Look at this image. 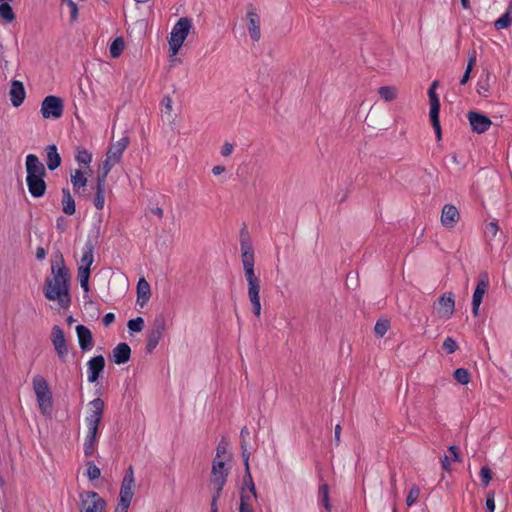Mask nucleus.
Instances as JSON below:
<instances>
[{
  "label": "nucleus",
  "instance_id": "f257e3e1",
  "mask_svg": "<svg viewBox=\"0 0 512 512\" xmlns=\"http://www.w3.org/2000/svg\"><path fill=\"white\" fill-rule=\"evenodd\" d=\"M71 275L66 268L62 254L55 255L51 264V275L45 279L43 293L46 299L57 301L58 305L67 309L71 304Z\"/></svg>",
  "mask_w": 512,
  "mask_h": 512
},
{
  "label": "nucleus",
  "instance_id": "f03ea898",
  "mask_svg": "<svg viewBox=\"0 0 512 512\" xmlns=\"http://www.w3.org/2000/svg\"><path fill=\"white\" fill-rule=\"evenodd\" d=\"M242 264L244 275L248 283V297L253 307V313L259 317L261 314L260 279L254 271V252L252 245L247 242L241 244Z\"/></svg>",
  "mask_w": 512,
  "mask_h": 512
},
{
  "label": "nucleus",
  "instance_id": "7ed1b4c3",
  "mask_svg": "<svg viewBox=\"0 0 512 512\" xmlns=\"http://www.w3.org/2000/svg\"><path fill=\"white\" fill-rule=\"evenodd\" d=\"M26 167V183L29 192H45L46 183L44 177L46 176V169L44 164L34 154H28L25 161Z\"/></svg>",
  "mask_w": 512,
  "mask_h": 512
},
{
  "label": "nucleus",
  "instance_id": "20e7f679",
  "mask_svg": "<svg viewBox=\"0 0 512 512\" xmlns=\"http://www.w3.org/2000/svg\"><path fill=\"white\" fill-rule=\"evenodd\" d=\"M32 386L41 414L50 417L53 409V396L47 380L37 374L32 379Z\"/></svg>",
  "mask_w": 512,
  "mask_h": 512
},
{
  "label": "nucleus",
  "instance_id": "39448f33",
  "mask_svg": "<svg viewBox=\"0 0 512 512\" xmlns=\"http://www.w3.org/2000/svg\"><path fill=\"white\" fill-rule=\"evenodd\" d=\"M191 28L192 22L187 17L180 18L173 26L168 40L171 57H175L178 54Z\"/></svg>",
  "mask_w": 512,
  "mask_h": 512
},
{
  "label": "nucleus",
  "instance_id": "423d86ee",
  "mask_svg": "<svg viewBox=\"0 0 512 512\" xmlns=\"http://www.w3.org/2000/svg\"><path fill=\"white\" fill-rule=\"evenodd\" d=\"M134 486H135V477H134V469L133 466H129L125 475L122 479L120 493H119V502L115 508L114 512H128L130 507V503L134 496Z\"/></svg>",
  "mask_w": 512,
  "mask_h": 512
},
{
  "label": "nucleus",
  "instance_id": "0eeeda50",
  "mask_svg": "<svg viewBox=\"0 0 512 512\" xmlns=\"http://www.w3.org/2000/svg\"><path fill=\"white\" fill-rule=\"evenodd\" d=\"M80 512H106V502L94 491L80 494Z\"/></svg>",
  "mask_w": 512,
  "mask_h": 512
},
{
  "label": "nucleus",
  "instance_id": "6e6552de",
  "mask_svg": "<svg viewBox=\"0 0 512 512\" xmlns=\"http://www.w3.org/2000/svg\"><path fill=\"white\" fill-rule=\"evenodd\" d=\"M166 330V319L163 314L155 317L152 327L147 335L146 351L151 353L159 344Z\"/></svg>",
  "mask_w": 512,
  "mask_h": 512
},
{
  "label": "nucleus",
  "instance_id": "1a4fd4ad",
  "mask_svg": "<svg viewBox=\"0 0 512 512\" xmlns=\"http://www.w3.org/2000/svg\"><path fill=\"white\" fill-rule=\"evenodd\" d=\"M438 86V81H434L429 90H428V96H429V102H430V120L432 123V126L435 130L437 139H441V126L439 121V111H440V101L436 94V87Z\"/></svg>",
  "mask_w": 512,
  "mask_h": 512
},
{
  "label": "nucleus",
  "instance_id": "9d476101",
  "mask_svg": "<svg viewBox=\"0 0 512 512\" xmlns=\"http://www.w3.org/2000/svg\"><path fill=\"white\" fill-rule=\"evenodd\" d=\"M63 109V100L60 97L49 95L42 101L40 112L45 119H58L62 116Z\"/></svg>",
  "mask_w": 512,
  "mask_h": 512
},
{
  "label": "nucleus",
  "instance_id": "9b49d317",
  "mask_svg": "<svg viewBox=\"0 0 512 512\" xmlns=\"http://www.w3.org/2000/svg\"><path fill=\"white\" fill-rule=\"evenodd\" d=\"M245 19L251 40L258 42L261 39V18L253 4L247 5Z\"/></svg>",
  "mask_w": 512,
  "mask_h": 512
},
{
  "label": "nucleus",
  "instance_id": "f8f14e48",
  "mask_svg": "<svg viewBox=\"0 0 512 512\" xmlns=\"http://www.w3.org/2000/svg\"><path fill=\"white\" fill-rule=\"evenodd\" d=\"M51 342L55 349L56 355L62 363H66L68 359V345L64 335V331L58 325L52 327Z\"/></svg>",
  "mask_w": 512,
  "mask_h": 512
},
{
  "label": "nucleus",
  "instance_id": "ddd939ff",
  "mask_svg": "<svg viewBox=\"0 0 512 512\" xmlns=\"http://www.w3.org/2000/svg\"><path fill=\"white\" fill-rule=\"evenodd\" d=\"M228 468L225 466V462L222 459L214 458L211 470L210 483L214 490H223V487L227 481Z\"/></svg>",
  "mask_w": 512,
  "mask_h": 512
},
{
  "label": "nucleus",
  "instance_id": "4468645a",
  "mask_svg": "<svg viewBox=\"0 0 512 512\" xmlns=\"http://www.w3.org/2000/svg\"><path fill=\"white\" fill-rule=\"evenodd\" d=\"M118 163L115 159L109 158L107 154L105 155V159L99 164L97 170L95 186L91 187L95 192H104L106 190V177L110 170Z\"/></svg>",
  "mask_w": 512,
  "mask_h": 512
},
{
  "label": "nucleus",
  "instance_id": "2eb2a0df",
  "mask_svg": "<svg viewBox=\"0 0 512 512\" xmlns=\"http://www.w3.org/2000/svg\"><path fill=\"white\" fill-rule=\"evenodd\" d=\"M489 287V277L487 272H482L479 275V279L472 297V313L474 316L479 315V308L483 300V296L487 292Z\"/></svg>",
  "mask_w": 512,
  "mask_h": 512
},
{
  "label": "nucleus",
  "instance_id": "dca6fc26",
  "mask_svg": "<svg viewBox=\"0 0 512 512\" xmlns=\"http://www.w3.org/2000/svg\"><path fill=\"white\" fill-rule=\"evenodd\" d=\"M89 406L90 413L85 419L87 427L99 428L104 413V401L100 398H95L89 403Z\"/></svg>",
  "mask_w": 512,
  "mask_h": 512
},
{
  "label": "nucleus",
  "instance_id": "f3484780",
  "mask_svg": "<svg viewBox=\"0 0 512 512\" xmlns=\"http://www.w3.org/2000/svg\"><path fill=\"white\" fill-rule=\"evenodd\" d=\"M454 309L455 300L453 294L451 292L443 294L439 298L438 305L436 307L438 317L448 319L453 315Z\"/></svg>",
  "mask_w": 512,
  "mask_h": 512
},
{
  "label": "nucleus",
  "instance_id": "a211bd4d",
  "mask_svg": "<svg viewBox=\"0 0 512 512\" xmlns=\"http://www.w3.org/2000/svg\"><path fill=\"white\" fill-rule=\"evenodd\" d=\"M105 368V359L102 355L92 357L87 362L88 381L94 383Z\"/></svg>",
  "mask_w": 512,
  "mask_h": 512
},
{
  "label": "nucleus",
  "instance_id": "6ab92c4d",
  "mask_svg": "<svg viewBox=\"0 0 512 512\" xmlns=\"http://www.w3.org/2000/svg\"><path fill=\"white\" fill-rule=\"evenodd\" d=\"M468 120L472 130L477 133L486 132L492 124L491 120L487 116L474 111H470L468 113Z\"/></svg>",
  "mask_w": 512,
  "mask_h": 512
},
{
  "label": "nucleus",
  "instance_id": "aec40b11",
  "mask_svg": "<svg viewBox=\"0 0 512 512\" xmlns=\"http://www.w3.org/2000/svg\"><path fill=\"white\" fill-rule=\"evenodd\" d=\"M459 219H460V213L454 205H451V204L444 205V207L442 208V213H441V224L445 228H449V229L454 228L455 225L457 224V222L459 221Z\"/></svg>",
  "mask_w": 512,
  "mask_h": 512
},
{
  "label": "nucleus",
  "instance_id": "412c9836",
  "mask_svg": "<svg viewBox=\"0 0 512 512\" xmlns=\"http://www.w3.org/2000/svg\"><path fill=\"white\" fill-rule=\"evenodd\" d=\"M11 103L14 107H19L25 100L26 91L24 84L19 80H12L9 90Z\"/></svg>",
  "mask_w": 512,
  "mask_h": 512
},
{
  "label": "nucleus",
  "instance_id": "4be33fe9",
  "mask_svg": "<svg viewBox=\"0 0 512 512\" xmlns=\"http://www.w3.org/2000/svg\"><path fill=\"white\" fill-rule=\"evenodd\" d=\"M130 143V139L127 135H124L122 138H120L115 143H112L106 154L109 156V158L115 159L116 161L120 162L122 158V154L125 151V149L128 147Z\"/></svg>",
  "mask_w": 512,
  "mask_h": 512
},
{
  "label": "nucleus",
  "instance_id": "5701e85b",
  "mask_svg": "<svg viewBox=\"0 0 512 512\" xmlns=\"http://www.w3.org/2000/svg\"><path fill=\"white\" fill-rule=\"evenodd\" d=\"M79 346L82 351H88L93 347V336L91 331L84 325L76 326Z\"/></svg>",
  "mask_w": 512,
  "mask_h": 512
},
{
  "label": "nucleus",
  "instance_id": "b1692460",
  "mask_svg": "<svg viewBox=\"0 0 512 512\" xmlns=\"http://www.w3.org/2000/svg\"><path fill=\"white\" fill-rule=\"evenodd\" d=\"M87 435L84 440L83 450L85 456H92L94 452L96 451L97 447V436H98V429L99 428H93V427H87Z\"/></svg>",
  "mask_w": 512,
  "mask_h": 512
},
{
  "label": "nucleus",
  "instance_id": "393cba45",
  "mask_svg": "<svg viewBox=\"0 0 512 512\" xmlns=\"http://www.w3.org/2000/svg\"><path fill=\"white\" fill-rule=\"evenodd\" d=\"M131 356V349L127 343H119L112 350V357L115 364H124L129 361Z\"/></svg>",
  "mask_w": 512,
  "mask_h": 512
},
{
  "label": "nucleus",
  "instance_id": "a878e982",
  "mask_svg": "<svg viewBox=\"0 0 512 512\" xmlns=\"http://www.w3.org/2000/svg\"><path fill=\"white\" fill-rule=\"evenodd\" d=\"M151 290L145 278H140L137 283V303L143 307L150 299Z\"/></svg>",
  "mask_w": 512,
  "mask_h": 512
},
{
  "label": "nucleus",
  "instance_id": "bb28decb",
  "mask_svg": "<svg viewBox=\"0 0 512 512\" xmlns=\"http://www.w3.org/2000/svg\"><path fill=\"white\" fill-rule=\"evenodd\" d=\"M46 165L50 171H54L61 165V157L58 153L57 147L55 145H48L46 147Z\"/></svg>",
  "mask_w": 512,
  "mask_h": 512
},
{
  "label": "nucleus",
  "instance_id": "cd10ccee",
  "mask_svg": "<svg viewBox=\"0 0 512 512\" xmlns=\"http://www.w3.org/2000/svg\"><path fill=\"white\" fill-rule=\"evenodd\" d=\"M250 440V431L244 426L240 431V446H241V455L244 461V464H247V461L250 459V452L248 450Z\"/></svg>",
  "mask_w": 512,
  "mask_h": 512
},
{
  "label": "nucleus",
  "instance_id": "c85d7f7f",
  "mask_svg": "<svg viewBox=\"0 0 512 512\" xmlns=\"http://www.w3.org/2000/svg\"><path fill=\"white\" fill-rule=\"evenodd\" d=\"M70 178L72 186L75 190L84 189L88 182L86 172L81 169H75L71 171Z\"/></svg>",
  "mask_w": 512,
  "mask_h": 512
},
{
  "label": "nucleus",
  "instance_id": "c756f323",
  "mask_svg": "<svg viewBox=\"0 0 512 512\" xmlns=\"http://www.w3.org/2000/svg\"><path fill=\"white\" fill-rule=\"evenodd\" d=\"M93 249H94L93 244L90 241L86 242V244L83 248L81 264L79 267H88V269H90V267L93 263V260H94Z\"/></svg>",
  "mask_w": 512,
  "mask_h": 512
},
{
  "label": "nucleus",
  "instance_id": "7c9ffc66",
  "mask_svg": "<svg viewBox=\"0 0 512 512\" xmlns=\"http://www.w3.org/2000/svg\"><path fill=\"white\" fill-rule=\"evenodd\" d=\"M511 11L512 3L509 4L507 11L494 22V26L497 30L506 29L510 27L512 23Z\"/></svg>",
  "mask_w": 512,
  "mask_h": 512
},
{
  "label": "nucleus",
  "instance_id": "2f4dec72",
  "mask_svg": "<svg viewBox=\"0 0 512 512\" xmlns=\"http://www.w3.org/2000/svg\"><path fill=\"white\" fill-rule=\"evenodd\" d=\"M378 93L386 102L393 101L398 96V90L395 86H382L378 89Z\"/></svg>",
  "mask_w": 512,
  "mask_h": 512
},
{
  "label": "nucleus",
  "instance_id": "473e14b6",
  "mask_svg": "<svg viewBox=\"0 0 512 512\" xmlns=\"http://www.w3.org/2000/svg\"><path fill=\"white\" fill-rule=\"evenodd\" d=\"M319 500L327 511L331 510V504L329 499V486L327 484H321L318 490Z\"/></svg>",
  "mask_w": 512,
  "mask_h": 512
},
{
  "label": "nucleus",
  "instance_id": "72a5a7b5",
  "mask_svg": "<svg viewBox=\"0 0 512 512\" xmlns=\"http://www.w3.org/2000/svg\"><path fill=\"white\" fill-rule=\"evenodd\" d=\"M89 277L90 269H88V267L78 268V278L80 281V286L86 293L89 292Z\"/></svg>",
  "mask_w": 512,
  "mask_h": 512
},
{
  "label": "nucleus",
  "instance_id": "f704fd0d",
  "mask_svg": "<svg viewBox=\"0 0 512 512\" xmlns=\"http://www.w3.org/2000/svg\"><path fill=\"white\" fill-rule=\"evenodd\" d=\"M161 103L164 106L163 117H165L169 121H173L174 117H173V114H172V111H173V101H172V98L169 95H165L163 97Z\"/></svg>",
  "mask_w": 512,
  "mask_h": 512
},
{
  "label": "nucleus",
  "instance_id": "c9c22d12",
  "mask_svg": "<svg viewBox=\"0 0 512 512\" xmlns=\"http://www.w3.org/2000/svg\"><path fill=\"white\" fill-rule=\"evenodd\" d=\"M244 466H245L244 484L247 486V488L253 494V496L255 498H257L258 494H257L256 488H255V485H254V482L252 479V475L250 473L249 461H247V464H244Z\"/></svg>",
  "mask_w": 512,
  "mask_h": 512
},
{
  "label": "nucleus",
  "instance_id": "e433bc0d",
  "mask_svg": "<svg viewBox=\"0 0 512 512\" xmlns=\"http://www.w3.org/2000/svg\"><path fill=\"white\" fill-rule=\"evenodd\" d=\"M124 41L122 38H116L110 45V55L112 58H118L124 50Z\"/></svg>",
  "mask_w": 512,
  "mask_h": 512
},
{
  "label": "nucleus",
  "instance_id": "4c0bfd02",
  "mask_svg": "<svg viewBox=\"0 0 512 512\" xmlns=\"http://www.w3.org/2000/svg\"><path fill=\"white\" fill-rule=\"evenodd\" d=\"M0 18L4 19L7 22H12L15 19V14L7 2H3L0 4Z\"/></svg>",
  "mask_w": 512,
  "mask_h": 512
},
{
  "label": "nucleus",
  "instance_id": "58836bf2",
  "mask_svg": "<svg viewBox=\"0 0 512 512\" xmlns=\"http://www.w3.org/2000/svg\"><path fill=\"white\" fill-rule=\"evenodd\" d=\"M62 205L64 213L68 215H73L75 213V201L71 197V194H64Z\"/></svg>",
  "mask_w": 512,
  "mask_h": 512
},
{
  "label": "nucleus",
  "instance_id": "ea45409f",
  "mask_svg": "<svg viewBox=\"0 0 512 512\" xmlns=\"http://www.w3.org/2000/svg\"><path fill=\"white\" fill-rule=\"evenodd\" d=\"M453 375H454L455 380L462 385H466L470 381V373L465 368L456 369L454 371Z\"/></svg>",
  "mask_w": 512,
  "mask_h": 512
},
{
  "label": "nucleus",
  "instance_id": "a19ab883",
  "mask_svg": "<svg viewBox=\"0 0 512 512\" xmlns=\"http://www.w3.org/2000/svg\"><path fill=\"white\" fill-rule=\"evenodd\" d=\"M390 327V322L387 319L379 320L374 326V332L377 337H383Z\"/></svg>",
  "mask_w": 512,
  "mask_h": 512
},
{
  "label": "nucleus",
  "instance_id": "79ce46f5",
  "mask_svg": "<svg viewBox=\"0 0 512 512\" xmlns=\"http://www.w3.org/2000/svg\"><path fill=\"white\" fill-rule=\"evenodd\" d=\"M127 326L132 332H141L144 328V319L142 317L131 319L128 321Z\"/></svg>",
  "mask_w": 512,
  "mask_h": 512
},
{
  "label": "nucleus",
  "instance_id": "37998d69",
  "mask_svg": "<svg viewBox=\"0 0 512 512\" xmlns=\"http://www.w3.org/2000/svg\"><path fill=\"white\" fill-rule=\"evenodd\" d=\"M87 476L90 481H94L98 479L101 475L100 469L95 465L94 462L88 461L87 462Z\"/></svg>",
  "mask_w": 512,
  "mask_h": 512
},
{
  "label": "nucleus",
  "instance_id": "c03bdc74",
  "mask_svg": "<svg viewBox=\"0 0 512 512\" xmlns=\"http://www.w3.org/2000/svg\"><path fill=\"white\" fill-rule=\"evenodd\" d=\"M420 495V489L417 485H413L411 489L408 492L407 498H406V504L407 506H412L416 503Z\"/></svg>",
  "mask_w": 512,
  "mask_h": 512
},
{
  "label": "nucleus",
  "instance_id": "a18cd8bd",
  "mask_svg": "<svg viewBox=\"0 0 512 512\" xmlns=\"http://www.w3.org/2000/svg\"><path fill=\"white\" fill-rule=\"evenodd\" d=\"M489 78L490 74L487 73L486 78L484 80H480L477 84V92L484 97H487L489 94Z\"/></svg>",
  "mask_w": 512,
  "mask_h": 512
},
{
  "label": "nucleus",
  "instance_id": "49530a36",
  "mask_svg": "<svg viewBox=\"0 0 512 512\" xmlns=\"http://www.w3.org/2000/svg\"><path fill=\"white\" fill-rule=\"evenodd\" d=\"M76 160L80 164L88 165L92 160V155L87 150H78Z\"/></svg>",
  "mask_w": 512,
  "mask_h": 512
},
{
  "label": "nucleus",
  "instance_id": "de8ad7c7",
  "mask_svg": "<svg viewBox=\"0 0 512 512\" xmlns=\"http://www.w3.org/2000/svg\"><path fill=\"white\" fill-rule=\"evenodd\" d=\"M239 512H253V507L250 504V497L241 494Z\"/></svg>",
  "mask_w": 512,
  "mask_h": 512
},
{
  "label": "nucleus",
  "instance_id": "09e8293b",
  "mask_svg": "<svg viewBox=\"0 0 512 512\" xmlns=\"http://www.w3.org/2000/svg\"><path fill=\"white\" fill-rule=\"evenodd\" d=\"M480 477L484 487H487L492 479V471L489 467L483 466L480 470Z\"/></svg>",
  "mask_w": 512,
  "mask_h": 512
},
{
  "label": "nucleus",
  "instance_id": "8fccbe9b",
  "mask_svg": "<svg viewBox=\"0 0 512 512\" xmlns=\"http://www.w3.org/2000/svg\"><path fill=\"white\" fill-rule=\"evenodd\" d=\"M443 349L448 354H452V353H454L458 349V345H457L456 341L453 338L447 337L444 340V342H443Z\"/></svg>",
  "mask_w": 512,
  "mask_h": 512
},
{
  "label": "nucleus",
  "instance_id": "3c124183",
  "mask_svg": "<svg viewBox=\"0 0 512 512\" xmlns=\"http://www.w3.org/2000/svg\"><path fill=\"white\" fill-rule=\"evenodd\" d=\"M499 231V226L496 221L489 222L485 227V234L486 236H490L491 238H494Z\"/></svg>",
  "mask_w": 512,
  "mask_h": 512
},
{
  "label": "nucleus",
  "instance_id": "603ef678",
  "mask_svg": "<svg viewBox=\"0 0 512 512\" xmlns=\"http://www.w3.org/2000/svg\"><path fill=\"white\" fill-rule=\"evenodd\" d=\"M486 510L488 512H494L495 510V493L490 491L486 497Z\"/></svg>",
  "mask_w": 512,
  "mask_h": 512
},
{
  "label": "nucleus",
  "instance_id": "864d4df0",
  "mask_svg": "<svg viewBox=\"0 0 512 512\" xmlns=\"http://www.w3.org/2000/svg\"><path fill=\"white\" fill-rule=\"evenodd\" d=\"M70 8L71 20L75 21L78 16V7L72 0H62Z\"/></svg>",
  "mask_w": 512,
  "mask_h": 512
},
{
  "label": "nucleus",
  "instance_id": "5fc2aeb1",
  "mask_svg": "<svg viewBox=\"0 0 512 512\" xmlns=\"http://www.w3.org/2000/svg\"><path fill=\"white\" fill-rule=\"evenodd\" d=\"M221 492H222V490H214V493L212 495V500H211V511L210 512H218L217 501L221 496Z\"/></svg>",
  "mask_w": 512,
  "mask_h": 512
},
{
  "label": "nucleus",
  "instance_id": "6e6d98bb",
  "mask_svg": "<svg viewBox=\"0 0 512 512\" xmlns=\"http://www.w3.org/2000/svg\"><path fill=\"white\" fill-rule=\"evenodd\" d=\"M234 146L232 143L226 142L221 148V155L223 157H228L233 152Z\"/></svg>",
  "mask_w": 512,
  "mask_h": 512
},
{
  "label": "nucleus",
  "instance_id": "4d7b16f0",
  "mask_svg": "<svg viewBox=\"0 0 512 512\" xmlns=\"http://www.w3.org/2000/svg\"><path fill=\"white\" fill-rule=\"evenodd\" d=\"M475 65H476V52L472 51L469 54V60H468L467 67H466V70H468V73H471V71L473 70Z\"/></svg>",
  "mask_w": 512,
  "mask_h": 512
},
{
  "label": "nucleus",
  "instance_id": "13d9d810",
  "mask_svg": "<svg viewBox=\"0 0 512 512\" xmlns=\"http://www.w3.org/2000/svg\"><path fill=\"white\" fill-rule=\"evenodd\" d=\"M448 451L451 453L453 461L461 462L459 450H458V448L456 446H454V445L450 446L448 448Z\"/></svg>",
  "mask_w": 512,
  "mask_h": 512
},
{
  "label": "nucleus",
  "instance_id": "bf43d9fd",
  "mask_svg": "<svg viewBox=\"0 0 512 512\" xmlns=\"http://www.w3.org/2000/svg\"><path fill=\"white\" fill-rule=\"evenodd\" d=\"M105 198L103 194H96L94 198V205L97 209L104 207Z\"/></svg>",
  "mask_w": 512,
  "mask_h": 512
},
{
  "label": "nucleus",
  "instance_id": "052dcab7",
  "mask_svg": "<svg viewBox=\"0 0 512 512\" xmlns=\"http://www.w3.org/2000/svg\"><path fill=\"white\" fill-rule=\"evenodd\" d=\"M226 451H227V444L224 443L223 441L220 442L216 449V457L215 458L221 459V455L225 454Z\"/></svg>",
  "mask_w": 512,
  "mask_h": 512
},
{
  "label": "nucleus",
  "instance_id": "680f3d73",
  "mask_svg": "<svg viewBox=\"0 0 512 512\" xmlns=\"http://www.w3.org/2000/svg\"><path fill=\"white\" fill-rule=\"evenodd\" d=\"M115 320V315L113 313H107L104 317H103V324L104 326H109L110 324H112Z\"/></svg>",
  "mask_w": 512,
  "mask_h": 512
},
{
  "label": "nucleus",
  "instance_id": "e2e57ef3",
  "mask_svg": "<svg viewBox=\"0 0 512 512\" xmlns=\"http://www.w3.org/2000/svg\"><path fill=\"white\" fill-rule=\"evenodd\" d=\"M341 430L342 429H341L340 424H337L335 426V431H334V441H335L336 446H338L340 444Z\"/></svg>",
  "mask_w": 512,
  "mask_h": 512
},
{
  "label": "nucleus",
  "instance_id": "0e129e2a",
  "mask_svg": "<svg viewBox=\"0 0 512 512\" xmlns=\"http://www.w3.org/2000/svg\"><path fill=\"white\" fill-rule=\"evenodd\" d=\"M441 465L444 470H446V471L450 470V459L447 455H444L441 458Z\"/></svg>",
  "mask_w": 512,
  "mask_h": 512
},
{
  "label": "nucleus",
  "instance_id": "69168bd1",
  "mask_svg": "<svg viewBox=\"0 0 512 512\" xmlns=\"http://www.w3.org/2000/svg\"><path fill=\"white\" fill-rule=\"evenodd\" d=\"M225 171H226V168L222 165H217L212 168V173L214 176H219L222 173H224Z\"/></svg>",
  "mask_w": 512,
  "mask_h": 512
},
{
  "label": "nucleus",
  "instance_id": "338daca9",
  "mask_svg": "<svg viewBox=\"0 0 512 512\" xmlns=\"http://www.w3.org/2000/svg\"><path fill=\"white\" fill-rule=\"evenodd\" d=\"M46 257V251L43 247H38L36 249V259L41 261L43 259H45Z\"/></svg>",
  "mask_w": 512,
  "mask_h": 512
},
{
  "label": "nucleus",
  "instance_id": "774afa93",
  "mask_svg": "<svg viewBox=\"0 0 512 512\" xmlns=\"http://www.w3.org/2000/svg\"><path fill=\"white\" fill-rule=\"evenodd\" d=\"M65 221H66V220H65V218H64V217H59V218L57 219V228H58L61 232H63V231L65 230V226H66Z\"/></svg>",
  "mask_w": 512,
  "mask_h": 512
}]
</instances>
